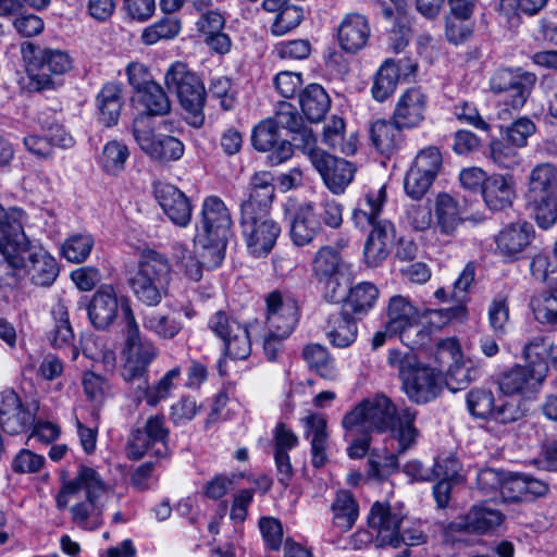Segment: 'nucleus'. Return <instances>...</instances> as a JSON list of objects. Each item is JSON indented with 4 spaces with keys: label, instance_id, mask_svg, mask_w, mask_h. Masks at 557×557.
<instances>
[{
    "label": "nucleus",
    "instance_id": "obj_1",
    "mask_svg": "<svg viewBox=\"0 0 557 557\" xmlns=\"http://www.w3.org/2000/svg\"><path fill=\"white\" fill-rule=\"evenodd\" d=\"M22 210H0V255L13 270H25L38 286H50L59 275L57 260L41 246L33 244L24 232Z\"/></svg>",
    "mask_w": 557,
    "mask_h": 557
},
{
    "label": "nucleus",
    "instance_id": "obj_2",
    "mask_svg": "<svg viewBox=\"0 0 557 557\" xmlns=\"http://www.w3.org/2000/svg\"><path fill=\"white\" fill-rule=\"evenodd\" d=\"M417 411L410 408L403 409L397 414L396 406L385 395H376L366 399L347 412L343 420V428L349 433L354 432H389L399 444V453H405L414 445L418 430L413 426Z\"/></svg>",
    "mask_w": 557,
    "mask_h": 557
},
{
    "label": "nucleus",
    "instance_id": "obj_3",
    "mask_svg": "<svg viewBox=\"0 0 557 557\" xmlns=\"http://www.w3.org/2000/svg\"><path fill=\"white\" fill-rule=\"evenodd\" d=\"M21 53L26 63L30 91L58 88L62 84L61 76L73 67L72 58L61 49L40 48L25 41L21 45Z\"/></svg>",
    "mask_w": 557,
    "mask_h": 557
},
{
    "label": "nucleus",
    "instance_id": "obj_4",
    "mask_svg": "<svg viewBox=\"0 0 557 557\" xmlns=\"http://www.w3.org/2000/svg\"><path fill=\"white\" fill-rule=\"evenodd\" d=\"M164 84L169 92L177 97L186 122L194 127L202 126L206 89L199 76L186 63L176 61L166 70Z\"/></svg>",
    "mask_w": 557,
    "mask_h": 557
},
{
    "label": "nucleus",
    "instance_id": "obj_5",
    "mask_svg": "<svg viewBox=\"0 0 557 557\" xmlns=\"http://www.w3.org/2000/svg\"><path fill=\"white\" fill-rule=\"evenodd\" d=\"M387 361L398 370L403 391L411 401L425 404L437 397L441 392L438 376L432 369L421 364L416 355L392 349Z\"/></svg>",
    "mask_w": 557,
    "mask_h": 557
},
{
    "label": "nucleus",
    "instance_id": "obj_6",
    "mask_svg": "<svg viewBox=\"0 0 557 557\" xmlns=\"http://www.w3.org/2000/svg\"><path fill=\"white\" fill-rule=\"evenodd\" d=\"M125 322V361L122 367V377L134 387L138 382L146 383L148 368L158 356V348L148 341L143 339L134 313L128 305H122Z\"/></svg>",
    "mask_w": 557,
    "mask_h": 557
},
{
    "label": "nucleus",
    "instance_id": "obj_7",
    "mask_svg": "<svg viewBox=\"0 0 557 557\" xmlns=\"http://www.w3.org/2000/svg\"><path fill=\"white\" fill-rule=\"evenodd\" d=\"M170 273L171 267L165 256L154 250H145L136 272L129 277V286L140 302L157 306L166 292Z\"/></svg>",
    "mask_w": 557,
    "mask_h": 557
},
{
    "label": "nucleus",
    "instance_id": "obj_8",
    "mask_svg": "<svg viewBox=\"0 0 557 557\" xmlns=\"http://www.w3.org/2000/svg\"><path fill=\"white\" fill-rule=\"evenodd\" d=\"M387 330L398 333L400 341L411 349L422 345L426 336L420 327V311L409 298L394 295L386 306Z\"/></svg>",
    "mask_w": 557,
    "mask_h": 557
},
{
    "label": "nucleus",
    "instance_id": "obj_9",
    "mask_svg": "<svg viewBox=\"0 0 557 557\" xmlns=\"http://www.w3.org/2000/svg\"><path fill=\"white\" fill-rule=\"evenodd\" d=\"M78 482L83 484L86 500L71 507L72 521L81 529L95 530L102 524V507L97 500L104 493L106 485L97 471L88 467L79 468Z\"/></svg>",
    "mask_w": 557,
    "mask_h": 557
},
{
    "label": "nucleus",
    "instance_id": "obj_10",
    "mask_svg": "<svg viewBox=\"0 0 557 557\" xmlns=\"http://www.w3.org/2000/svg\"><path fill=\"white\" fill-rule=\"evenodd\" d=\"M170 431L165 426L163 416L149 417L143 426L133 430L128 443L127 455L131 459L139 460L146 454L157 458H165L170 455L168 446Z\"/></svg>",
    "mask_w": 557,
    "mask_h": 557
},
{
    "label": "nucleus",
    "instance_id": "obj_11",
    "mask_svg": "<svg viewBox=\"0 0 557 557\" xmlns=\"http://www.w3.org/2000/svg\"><path fill=\"white\" fill-rule=\"evenodd\" d=\"M242 232L247 248L255 257L267 256L274 247L281 234L280 225L271 219L270 214L240 216Z\"/></svg>",
    "mask_w": 557,
    "mask_h": 557
},
{
    "label": "nucleus",
    "instance_id": "obj_12",
    "mask_svg": "<svg viewBox=\"0 0 557 557\" xmlns=\"http://www.w3.org/2000/svg\"><path fill=\"white\" fill-rule=\"evenodd\" d=\"M536 83V75L522 69H502L491 77V89L495 94H507L506 102L520 109L527 102Z\"/></svg>",
    "mask_w": 557,
    "mask_h": 557
},
{
    "label": "nucleus",
    "instance_id": "obj_13",
    "mask_svg": "<svg viewBox=\"0 0 557 557\" xmlns=\"http://www.w3.org/2000/svg\"><path fill=\"white\" fill-rule=\"evenodd\" d=\"M406 513L388 503L375 502L368 516V525L375 533L376 545L397 548L398 537Z\"/></svg>",
    "mask_w": 557,
    "mask_h": 557
},
{
    "label": "nucleus",
    "instance_id": "obj_14",
    "mask_svg": "<svg viewBox=\"0 0 557 557\" xmlns=\"http://www.w3.org/2000/svg\"><path fill=\"white\" fill-rule=\"evenodd\" d=\"M437 356L449 363L445 381L453 392L463 389L480 375L476 367L460 360L461 350L455 338L441 341L437 346Z\"/></svg>",
    "mask_w": 557,
    "mask_h": 557
},
{
    "label": "nucleus",
    "instance_id": "obj_15",
    "mask_svg": "<svg viewBox=\"0 0 557 557\" xmlns=\"http://www.w3.org/2000/svg\"><path fill=\"white\" fill-rule=\"evenodd\" d=\"M265 302L269 333L276 337H288L299 319L297 301L292 297L284 298L278 290H274L268 295Z\"/></svg>",
    "mask_w": 557,
    "mask_h": 557
},
{
    "label": "nucleus",
    "instance_id": "obj_16",
    "mask_svg": "<svg viewBox=\"0 0 557 557\" xmlns=\"http://www.w3.org/2000/svg\"><path fill=\"white\" fill-rule=\"evenodd\" d=\"M310 161L333 194H342L351 183L356 172L351 162L325 151H311Z\"/></svg>",
    "mask_w": 557,
    "mask_h": 557
},
{
    "label": "nucleus",
    "instance_id": "obj_17",
    "mask_svg": "<svg viewBox=\"0 0 557 557\" xmlns=\"http://www.w3.org/2000/svg\"><path fill=\"white\" fill-rule=\"evenodd\" d=\"M545 374L531 366H513L502 373L498 387L506 395H523L535 393L543 383Z\"/></svg>",
    "mask_w": 557,
    "mask_h": 557
},
{
    "label": "nucleus",
    "instance_id": "obj_18",
    "mask_svg": "<svg viewBox=\"0 0 557 557\" xmlns=\"http://www.w3.org/2000/svg\"><path fill=\"white\" fill-rule=\"evenodd\" d=\"M274 190L273 176L270 172L255 173L249 182L248 198L240 205L242 216H246L247 211H251V215L270 214Z\"/></svg>",
    "mask_w": 557,
    "mask_h": 557
},
{
    "label": "nucleus",
    "instance_id": "obj_19",
    "mask_svg": "<svg viewBox=\"0 0 557 557\" xmlns=\"http://www.w3.org/2000/svg\"><path fill=\"white\" fill-rule=\"evenodd\" d=\"M154 196L163 212L178 226H186L191 219V206L183 191L171 184L159 183Z\"/></svg>",
    "mask_w": 557,
    "mask_h": 557
},
{
    "label": "nucleus",
    "instance_id": "obj_20",
    "mask_svg": "<svg viewBox=\"0 0 557 557\" xmlns=\"http://www.w3.org/2000/svg\"><path fill=\"white\" fill-rule=\"evenodd\" d=\"M73 144L72 136L58 125L50 127L45 135L28 134L23 137L24 148L39 160L52 159L57 147L65 149Z\"/></svg>",
    "mask_w": 557,
    "mask_h": 557
},
{
    "label": "nucleus",
    "instance_id": "obj_21",
    "mask_svg": "<svg viewBox=\"0 0 557 557\" xmlns=\"http://www.w3.org/2000/svg\"><path fill=\"white\" fill-rule=\"evenodd\" d=\"M533 236L532 224L527 221H517L506 225L497 234L495 243L502 256L513 260L531 244Z\"/></svg>",
    "mask_w": 557,
    "mask_h": 557
},
{
    "label": "nucleus",
    "instance_id": "obj_22",
    "mask_svg": "<svg viewBox=\"0 0 557 557\" xmlns=\"http://www.w3.org/2000/svg\"><path fill=\"white\" fill-rule=\"evenodd\" d=\"M395 239V227L389 221H380L370 232L363 248L368 267L380 265L389 255Z\"/></svg>",
    "mask_w": 557,
    "mask_h": 557
},
{
    "label": "nucleus",
    "instance_id": "obj_23",
    "mask_svg": "<svg viewBox=\"0 0 557 557\" xmlns=\"http://www.w3.org/2000/svg\"><path fill=\"white\" fill-rule=\"evenodd\" d=\"M90 323L98 330H106L117 317L119 300L111 286L98 289L86 306Z\"/></svg>",
    "mask_w": 557,
    "mask_h": 557
},
{
    "label": "nucleus",
    "instance_id": "obj_24",
    "mask_svg": "<svg viewBox=\"0 0 557 557\" xmlns=\"http://www.w3.org/2000/svg\"><path fill=\"white\" fill-rule=\"evenodd\" d=\"M201 222L205 234L228 238L233 221L227 207L220 197L208 196L205 198L201 209Z\"/></svg>",
    "mask_w": 557,
    "mask_h": 557
},
{
    "label": "nucleus",
    "instance_id": "obj_25",
    "mask_svg": "<svg viewBox=\"0 0 557 557\" xmlns=\"http://www.w3.org/2000/svg\"><path fill=\"white\" fill-rule=\"evenodd\" d=\"M485 205L492 211H503L511 207L515 194V181L509 174H493L482 186Z\"/></svg>",
    "mask_w": 557,
    "mask_h": 557
},
{
    "label": "nucleus",
    "instance_id": "obj_26",
    "mask_svg": "<svg viewBox=\"0 0 557 557\" xmlns=\"http://www.w3.org/2000/svg\"><path fill=\"white\" fill-rule=\"evenodd\" d=\"M337 36L341 48L346 52L355 53L362 49L369 39V23L361 14H348L341 23Z\"/></svg>",
    "mask_w": 557,
    "mask_h": 557
},
{
    "label": "nucleus",
    "instance_id": "obj_27",
    "mask_svg": "<svg viewBox=\"0 0 557 557\" xmlns=\"http://www.w3.org/2000/svg\"><path fill=\"white\" fill-rule=\"evenodd\" d=\"M425 107V95L418 88H410L399 98L393 119L405 128L417 126L424 119Z\"/></svg>",
    "mask_w": 557,
    "mask_h": 557
},
{
    "label": "nucleus",
    "instance_id": "obj_28",
    "mask_svg": "<svg viewBox=\"0 0 557 557\" xmlns=\"http://www.w3.org/2000/svg\"><path fill=\"white\" fill-rule=\"evenodd\" d=\"M321 228V222L311 202L299 205L290 219V237L297 246L309 244Z\"/></svg>",
    "mask_w": 557,
    "mask_h": 557
},
{
    "label": "nucleus",
    "instance_id": "obj_29",
    "mask_svg": "<svg viewBox=\"0 0 557 557\" xmlns=\"http://www.w3.org/2000/svg\"><path fill=\"white\" fill-rule=\"evenodd\" d=\"M181 368L175 367L169 370L156 384L149 386L148 376L146 383L141 385L140 382L136 384L133 389V396L137 404L144 399L150 407L157 406L161 400L166 399L173 391L174 382L181 376Z\"/></svg>",
    "mask_w": 557,
    "mask_h": 557
},
{
    "label": "nucleus",
    "instance_id": "obj_30",
    "mask_svg": "<svg viewBox=\"0 0 557 557\" xmlns=\"http://www.w3.org/2000/svg\"><path fill=\"white\" fill-rule=\"evenodd\" d=\"M401 128L396 121L379 119L370 124V138L374 148L382 154L394 153L403 141Z\"/></svg>",
    "mask_w": 557,
    "mask_h": 557
},
{
    "label": "nucleus",
    "instance_id": "obj_31",
    "mask_svg": "<svg viewBox=\"0 0 557 557\" xmlns=\"http://www.w3.org/2000/svg\"><path fill=\"white\" fill-rule=\"evenodd\" d=\"M298 101L304 115L312 123L322 121L331 107L327 92L319 84L305 87L299 92Z\"/></svg>",
    "mask_w": 557,
    "mask_h": 557
},
{
    "label": "nucleus",
    "instance_id": "obj_32",
    "mask_svg": "<svg viewBox=\"0 0 557 557\" xmlns=\"http://www.w3.org/2000/svg\"><path fill=\"white\" fill-rule=\"evenodd\" d=\"M357 334V322L348 310L343 308L329 318L326 336L332 345L339 348L348 347L356 341Z\"/></svg>",
    "mask_w": 557,
    "mask_h": 557
},
{
    "label": "nucleus",
    "instance_id": "obj_33",
    "mask_svg": "<svg viewBox=\"0 0 557 557\" xmlns=\"http://www.w3.org/2000/svg\"><path fill=\"white\" fill-rule=\"evenodd\" d=\"M100 121L107 127L115 125L123 106L122 89L119 84L107 83L96 97Z\"/></svg>",
    "mask_w": 557,
    "mask_h": 557
},
{
    "label": "nucleus",
    "instance_id": "obj_34",
    "mask_svg": "<svg viewBox=\"0 0 557 557\" xmlns=\"http://www.w3.org/2000/svg\"><path fill=\"white\" fill-rule=\"evenodd\" d=\"M503 521L504 515L499 510L486 506H474L459 525L466 532L483 534L494 530Z\"/></svg>",
    "mask_w": 557,
    "mask_h": 557
},
{
    "label": "nucleus",
    "instance_id": "obj_35",
    "mask_svg": "<svg viewBox=\"0 0 557 557\" xmlns=\"http://www.w3.org/2000/svg\"><path fill=\"white\" fill-rule=\"evenodd\" d=\"M332 523L339 532H348L356 523L359 515V507L349 491H338L332 503Z\"/></svg>",
    "mask_w": 557,
    "mask_h": 557
},
{
    "label": "nucleus",
    "instance_id": "obj_36",
    "mask_svg": "<svg viewBox=\"0 0 557 557\" xmlns=\"http://www.w3.org/2000/svg\"><path fill=\"white\" fill-rule=\"evenodd\" d=\"M527 210L543 228H550L557 221V195L527 194Z\"/></svg>",
    "mask_w": 557,
    "mask_h": 557
},
{
    "label": "nucleus",
    "instance_id": "obj_37",
    "mask_svg": "<svg viewBox=\"0 0 557 557\" xmlns=\"http://www.w3.org/2000/svg\"><path fill=\"white\" fill-rule=\"evenodd\" d=\"M436 225L435 231L445 236H454L461 224L458 206L455 199L447 194H440L435 207Z\"/></svg>",
    "mask_w": 557,
    "mask_h": 557
},
{
    "label": "nucleus",
    "instance_id": "obj_38",
    "mask_svg": "<svg viewBox=\"0 0 557 557\" xmlns=\"http://www.w3.org/2000/svg\"><path fill=\"white\" fill-rule=\"evenodd\" d=\"M527 194L557 195V165L543 162L536 164L529 174Z\"/></svg>",
    "mask_w": 557,
    "mask_h": 557
},
{
    "label": "nucleus",
    "instance_id": "obj_39",
    "mask_svg": "<svg viewBox=\"0 0 557 557\" xmlns=\"http://www.w3.org/2000/svg\"><path fill=\"white\" fill-rule=\"evenodd\" d=\"M302 358L308 367L323 379L334 380L337 376L334 359L326 347L320 344H308L302 349Z\"/></svg>",
    "mask_w": 557,
    "mask_h": 557
},
{
    "label": "nucleus",
    "instance_id": "obj_40",
    "mask_svg": "<svg viewBox=\"0 0 557 557\" xmlns=\"http://www.w3.org/2000/svg\"><path fill=\"white\" fill-rule=\"evenodd\" d=\"M51 314L54 320V326L49 333V341L54 348L71 347L74 341V332L69 319L66 306L59 301L52 309Z\"/></svg>",
    "mask_w": 557,
    "mask_h": 557
},
{
    "label": "nucleus",
    "instance_id": "obj_41",
    "mask_svg": "<svg viewBox=\"0 0 557 557\" xmlns=\"http://www.w3.org/2000/svg\"><path fill=\"white\" fill-rule=\"evenodd\" d=\"M227 238L205 234L195 244V253L200 258L207 270L219 267L225 256Z\"/></svg>",
    "mask_w": 557,
    "mask_h": 557
},
{
    "label": "nucleus",
    "instance_id": "obj_42",
    "mask_svg": "<svg viewBox=\"0 0 557 557\" xmlns=\"http://www.w3.org/2000/svg\"><path fill=\"white\" fill-rule=\"evenodd\" d=\"M182 29V22L173 15H165L153 24L144 28L140 35L143 44L154 45L161 40H171L178 36Z\"/></svg>",
    "mask_w": 557,
    "mask_h": 557
},
{
    "label": "nucleus",
    "instance_id": "obj_43",
    "mask_svg": "<svg viewBox=\"0 0 557 557\" xmlns=\"http://www.w3.org/2000/svg\"><path fill=\"white\" fill-rule=\"evenodd\" d=\"M377 296L374 284L361 282L350 288L343 308L352 313H366L374 306Z\"/></svg>",
    "mask_w": 557,
    "mask_h": 557
},
{
    "label": "nucleus",
    "instance_id": "obj_44",
    "mask_svg": "<svg viewBox=\"0 0 557 557\" xmlns=\"http://www.w3.org/2000/svg\"><path fill=\"white\" fill-rule=\"evenodd\" d=\"M386 200V190L382 186L375 194H368L366 198L367 208H356L352 212V221L356 226L364 228L369 225L374 228V225L379 223V215L381 209Z\"/></svg>",
    "mask_w": 557,
    "mask_h": 557
},
{
    "label": "nucleus",
    "instance_id": "obj_45",
    "mask_svg": "<svg viewBox=\"0 0 557 557\" xmlns=\"http://www.w3.org/2000/svg\"><path fill=\"white\" fill-rule=\"evenodd\" d=\"M399 78V69L392 61L386 60L377 70L372 84L371 92L375 100L384 101L396 89Z\"/></svg>",
    "mask_w": 557,
    "mask_h": 557
},
{
    "label": "nucleus",
    "instance_id": "obj_46",
    "mask_svg": "<svg viewBox=\"0 0 557 557\" xmlns=\"http://www.w3.org/2000/svg\"><path fill=\"white\" fill-rule=\"evenodd\" d=\"M341 264L339 252L333 247L324 246L315 253L312 269L319 281L332 283L335 275L339 272Z\"/></svg>",
    "mask_w": 557,
    "mask_h": 557
},
{
    "label": "nucleus",
    "instance_id": "obj_47",
    "mask_svg": "<svg viewBox=\"0 0 557 557\" xmlns=\"http://www.w3.org/2000/svg\"><path fill=\"white\" fill-rule=\"evenodd\" d=\"M143 325L160 338L171 339L182 330L183 325L174 317L161 314L157 311H147L143 315Z\"/></svg>",
    "mask_w": 557,
    "mask_h": 557
},
{
    "label": "nucleus",
    "instance_id": "obj_48",
    "mask_svg": "<svg viewBox=\"0 0 557 557\" xmlns=\"http://www.w3.org/2000/svg\"><path fill=\"white\" fill-rule=\"evenodd\" d=\"M534 318L541 323H557V289L542 290L530 300Z\"/></svg>",
    "mask_w": 557,
    "mask_h": 557
},
{
    "label": "nucleus",
    "instance_id": "obj_49",
    "mask_svg": "<svg viewBox=\"0 0 557 557\" xmlns=\"http://www.w3.org/2000/svg\"><path fill=\"white\" fill-rule=\"evenodd\" d=\"M519 149L503 137L493 139L490 143V158L498 168L513 170L522 162Z\"/></svg>",
    "mask_w": 557,
    "mask_h": 557
},
{
    "label": "nucleus",
    "instance_id": "obj_50",
    "mask_svg": "<svg viewBox=\"0 0 557 557\" xmlns=\"http://www.w3.org/2000/svg\"><path fill=\"white\" fill-rule=\"evenodd\" d=\"M323 143L332 149L350 154L356 147L350 141H345V123L342 117L332 116L323 127Z\"/></svg>",
    "mask_w": 557,
    "mask_h": 557
},
{
    "label": "nucleus",
    "instance_id": "obj_51",
    "mask_svg": "<svg viewBox=\"0 0 557 557\" xmlns=\"http://www.w3.org/2000/svg\"><path fill=\"white\" fill-rule=\"evenodd\" d=\"M536 132L534 122L529 117H519L507 125L499 126V133L504 139L518 148L528 145V139Z\"/></svg>",
    "mask_w": 557,
    "mask_h": 557
},
{
    "label": "nucleus",
    "instance_id": "obj_52",
    "mask_svg": "<svg viewBox=\"0 0 557 557\" xmlns=\"http://www.w3.org/2000/svg\"><path fill=\"white\" fill-rule=\"evenodd\" d=\"M129 157V151L126 145L112 140L104 145L101 156V166L110 175H117L121 173Z\"/></svg>",
    "mask_w": 557,
    "mask_h": 557
},
{
    "label": "nucleus",
    "instance_id": "obj_53",
    "mask_svg": "<svg viewBox=\"0 0 557 557\" xmlns=\"http://www.w3.org/2000/svg\"><path fill=\"white\" fill-rule=\"evenodd\" d=\"M173 249L176 265L183 271L184 275L190 281H200L202 271L206 269L200 258L197 255L194 256L193 252L181 243H176Z\"/></svg>",
    "mask_w": 557,
    "mask_h": 557
},
{
    "label": "nucleus",
    "instance_id": "obj_54",
    "mask_svg": "<svg viewBox=\"0 0 557 557\" xmlns=\"http://www.w3.org/2000/svg\"><path fill=\"white\" fill-rule=\"evenodd\" d=\"M139 101L146 108L149 117L153 115H165L171 110V104L166 94L159 84L149 85V87L139 92Z\"/></svg>",
    "mask_w": 557,
    "mask_h": 557
},
{
    "label": "nucleus",
    "instance_id": "obj_55",
    "mask_svg": "<svg viewBox=\"0 0 557 557\" xmlns=\"http://www.w3.org/2000/svg\"><path fill=\"white\" fill-rule=\"evenodd\" d=\"M184 153V145L181 140L169 135H158L148 156L161 162L176 161Z\"/></svg>",
    "mask_w": 557,
    "mask_h": 557
},
{
    "label": "nucleus",
    "instance_id": "obj_56",
    "mask_svg": "<svg viewBox=\"0 0 557 557\" xmlns=\"http://www.w3.org/2000/svg\"><path fill=\"white\" fill-rule=\"evenodd\" d=\"M467 408L471 416L478 419L491 418L495 406L492 391L473 388L467 394Z\"/></svg>",
    "mask_w": 557,
    "mask_h": 557
},
{
    "label": "nucleus",
    "instance_id": "obj_57",
    "mask_svg": "<svg viewBox=\"0 0 557 557\" xmlns=\"http://www.w3.org/2000/svg\"><path fill=\"white\" fill-rule=\"evenodd\" d=\"M94 239L87 234H75L70 236L62 246L63 257L75 263H81L90 255Z\"/></svg>",
    "mask_w": 557,
    "mask_h": 557
},
{
    "label": "nucleus",
    "instance_id": "obj_58",
    "mask_svg": "<svg viewBox=\"0 0 557 557\" xmlns=\"http://www.w3.org/2000/svg\"><path fill=\"white\" fill-rule=\"evenodd\" d=\"M236 331L223 342L226 354L233 359H246L251 352V341L248 325L235 326Z\"/></svg>",
    "mask_w": 557,
    "mask_h": 557
},
{
    "label": "nucleus",
    "instance_id": "obj_59",
    "mask_svg": "<svg viewBox=\"0 0 557 557\" xmlns=\"http://www.w3.org/2000/svg\"><path fill=\"white\" fill-rule=\"evenodd\" d=\"M302 9L288 4L278 12L272 23L271 32L275 36H283L296 28L302 21Z\"/></svg>",
    "mask_w": 557,
    "mask_h": 557
},
{
    "label": "nucleus",
    "instance_id": "obj_60",
    "mask_svg": "<svg viewBox=\"0 0 557 557\" xmlns=\"http://www.w3.org/2000/svg\"><path fill=\"white\" fill-rule=\"evenodd\" d=\"M278 128L272 120L260 122L252 132L251 140L253 147L259 151H269L278 141Z\"/></svg>",
    "mask_w": 557,
    "mask_h": 557
},
{
    "label": "nucleus",
    "instance_id": "obj_61",
    "mask_svg": "<svg viewBox=\"0 0 557 557\" xmlns=\"http://www.w3.org/2000/svg\"><path fill=\"white\" fill-rule=\"evenodd\" d=\"M433 181L434 178L431 175L422 173L411 165L405 176V191L412 199L419 200L428 193Z\"/></svg>",
    "mask_w": 557,
    "mask_h": 557
},
{
    "label": "nucleus",
    "instance_id": "obj_62",
    "mask_svg": "<svg viewBox=\"0 0 557 557\" xmlns=\"http://www.w3.org/2000/svg\"><path fill=\"white\" fill-rule=\"evenodd\" d=\"M443 164L442 153L438 148L434 146H430L421 149L413 163L412 166L417 170L431 175L435 180Z\"/></svg>",
    "mask_w": 557,
    "mask_h": 557
},
{
    "label": "nucleus",
    "instance_id": "obj_63",
    "mask_svg": "<svg viewBox=\"0 0 557 557\" xmlns=\"http://www.w3.org/2000/svg\"><path fill=\"white\" fill-rule=\"evenodd\" d=\"M509 321V307L505 296L497 295L488 307V323L495 334L502 336L506 333Z\"/></svg>",
    "mask_w": 557,
    "mask_h": 557
},
{
    "label": "nucleus",
    "instance_id": "obj_64",
    "mask_svg": "<svg viewBox=\"0 0 557 557\" xmlns=\"http://www.w3.org/2000/svg\"><path fill=\"white\" fill-rule=\"evenodd\" d=\"M530 270L532 276L540 281L557 280V258L556 255L537 253L533 257Z\"/></svg>",
    "mask_w": 557,
    "mask_h": 557
}]
</instances>
